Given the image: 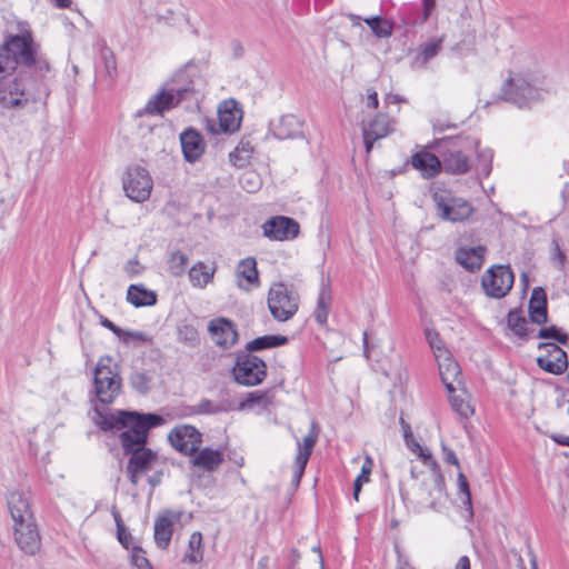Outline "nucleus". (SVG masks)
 Returning a JSON list of instances; mask_svg holds the SVG:
<instances>
[{"label":"nucleus","instance_id":"a18cd8bd","mask_svg":"<svg viewBox=\"0 0 569 569\" xmlns=\"http://www.w3.org/2000/svg\"><path fill=\"white\" fill-rule=\"evenodd\" d=\"M241 187L248 192H256L261 186V179L254 171H246L241 174L240 179Z\"/></svg>","mask_w":569,"mask_h":569},{"label":"nucleus","instance_id":"603ef678","mask_svg":"<svg viewBox=\"0 0 569 569\" xmlns=\"http://www.w3.org/2000/svg\"><path fill=\"white\" fill-rule=\"evenodd\" d=\"M188 257L182 252H173L169 259V267L173 274H180L186 269Z\"/></svg>","mask_w":569,"mask_h":569},{"label":"nucleus","instance_id":"f3484780","mask_svg":"<svg viewBox=\"0 0 569 569\" xmlns=\"http://www.w3.org/2000/svg\"><path fill=\"white\" fill-rule=\"evenodd\" d=\"M539 349L543 351L537 358L540 369L552 375H561L569 368L568 356L559 346L553 342L540 343Z\"/></svg>","mask_w":569,"mask_h":569},{"label":"nucleus","instance_id":"393cba45","mask_svg":"<svg viewBox=\"0 0 569 569\" xmlns=\"http://www.w3.org/2000/svg\"><path fill=\"white\" fill-rule=\"evenodd\" d=\"M8 508L13 521V525L18 522L33 521L34 517L31 511L29 497L27 493L21 491H13L8 497Z\"/></svg>","mask_w":569,"mask_h":569},{"label":"nucleus","instance_id":"4d7b16f0","mask_svg":"<svg viewBox=\"0 0 569 569\" xmlns=\"http://www.w3.org/2000/svg\"><path fill=\"white\" fill-rule=\"evenodd\" d=\"M118 337L124 343H130V342L143 343V342H146L148 340L147 336L144 333L140 332V331H126V330H122V333H120Z\"/></svg>","mask_w":569,"mask_h":569},{"label":"nucleus","instance_id":"2f4dec72","mask_svg":"<svg viewBox=\"0 0 569 569\" xmlns=\"http://www.w3.org/2000/svg\"><path fill=\"white\" fill-rule=\"evenodd\" d=\"M127 301L136 308L151 307L157 303V293L142 283L130 284L127 290Z\"/></svg>","mask_w":569,"mask_h":569},{"label":"nucleus","instance_id":"13d9d810","mask_svg":"<svg viewBox=\"0 0 569 569\" xmlns=\"http://www.w3.org/2000/svg\"><path fill=\"white\" fill-rule=\"evenodd\" d=\"M123 270L129 278H134L142 273L144 267L139 262L138 259L133 258L127 261Z\"/></svg>","mask_w":569,"mask_h":569},{"label":"nucleus","instance_id":"c756f323","mask_svg":"<svg viewBox=\"0 0 569 569\" xmlns=\"http://www.w3.org/2000/svg\"><path fill=\"white\" fill-rule=\"evenodd\" d=\"M445 36L435 37L429 39L428 41L421 43L413 59V67L423 68L428 64V62L433 59L442 49V44L445 42Z\"/></svg>","mask_w":569,"mask_h":569},{"label":"nucleus","instance_id":"7c9ffc66","mask_svg":"<svg viewBox=\"0 0 569 569\" xmlns=\"http://www.w3.org/2000/svg\"><path fill=\"white\" fill-rule=\"evenodd\" d=\"M223 461V452L212 448H203L192 455L191 463L194 467L206 471H213L219 468Z\"/></svg>","mask_w":569,"mask_h":569},{"label":"nucleus","instance_id":"6ab92c4d","mask_svg":"<svg viewBox=\"0 0 569 569\" xmlns=\"http://www.w3.org/2000/svg\"><path fill=\"white\" fill-rule=\"evenodd\" d=\"M13 538L26 555L33 556L40 550L41 538L36 520L13 525Z\"/></svg>","mask_w":569,"mask_h":569},{"label":"nucleus","instance_id":"0e129e2a","mask_svg":"<svg viewBox=\"0 0 569 569\" xmlns=\"http://www.w3.org/2000/svg\"><path fill=\"white\" fill-rule=\"evenodd\" d=\"M441 449H442L443 460L447 463L459 467V461H458V458H457L456 453L453 452V450L450 449L445 442H441Z\"/></svg>","mask_w":569,"mask_h":569},{"label":"nucleus","instance_id":"774afa93","mask_svg":"<svg viewBox=\"0 0 569 569\" xmlns=\"http://www.w3.org/2000/svg\"><path fill=\"white\" fill-rule=\"evenodd\" d=\"M481 158L483 160V164L481 168V171L485 176H488L491 171V160H492V152L490 150L485 151L481 154Z\"/></svg>","mask_w":569,"mask_h":569},{"label":"nucleus","instance_id":"e433bc0d","mask_svg":"<svg viewBox=\"0 0 569 569\" xmlns=\"http://www.w3.org/2000/svg\"><path fill=\"white\" fill-rule=\"evenodd\" d=\"M288 343V338L286 336L278 335H268L258 337L247 343V353H251L253 351H259L263 349L276 348L279 346H284Z\"/></svg>","mask_w":569,"mask_h":569},{"label":"nucleus","instance_id":"4468645a","mask_svg":"<svg viewBox=\"0 0 569 569\" xmlns=\"http://www.w3.org/2000/svg\"><path fill=\"white\" fill-rule=\"evenodd\" d=\"M168 440L180 453L192 456L199 450L202 435L191 425H180L169 432Z\"/></svg>","mask_w":569,"mask_h":569},{"label":"nucleus","instance_id":"bf43d9fd","mask_svg":"<svg viewBox=\"0 0 569 569\" xmlns=\"http://www.w3.org/2000/svg\"><path fill=\"white\" fill-rule=\"evenodd\" d=\"M307 463L308 462H302L300 460L295 459L293 475H292V479H291V486L293 488L299 487Z\"/></svg>","mask_w":569,"mask_h":569},{"label":"nucleus","instance_id":"473e14b6","mask_svg":"<svg viewBox=\"0 0 569 569\" xmlns=\"http://www.w3.org/2000/svg\"><path fill=\"white\" fill-rule=\"evenodd\" d=\"M529 315L532 322L541 325L547 321V296L542 288L537 287L532 290L529 301Z\"/></svg>","mask_w":569,"mask_h":569},{"label":"nucleus","instance_id":"6e6552de","mask_svg":"<svg viewBox=\"0 0 569 569\" xmlns=\"http://www.w3.org/2000/svg\"><path fill=\"white\" fill-rule=\"evenodd\" d=\"M267 306L274 320L286 322L298 312L299 296L283 282H273L268 290Z\"/></svg>","mask_w":569,"mask_h":569},{"label":"nucleus","instance_id":"c9c22d12","mask_svg":"<svg viewBox=\"0 0 569 569\" xmlns=\"http://www.w3.org/2000/svg\"><path fill=\"white\" fill-rule=\"evenodd\" d=\"M331 289L330 286L323 283L320 288V292L317 300V307L315 310V319L319 325H325L328 320V315L331 306Z\"/></svg>","mask_w":569,"mask_h":569},{"label":"nucleus","instance_id":"ea45409f","mask_svg":"<svg viewBox=\"0 0 569 569\" xmlns=\"http://www.w3.org/2000/svg\"><path fill=\"white\" fill-rule=\"evenodd\" d=\"M378 38H388L392 34L393 23L380 16L366 18L363 20Z\"/></svg>","mask_w":569,"mask_h":569},{"label":"nucleus","instance_id":"72a5a7b5","mask_svg":"<svg viewBox=\"0 0 569 569\" xmlns=\"http://www.w3.org/2000/svg\"><path fill=\"white\" fill-rule=\"evenodd\" d=\"M100 62L97 66L98 77L112 83L117 77V61L113 52L109 48H103L99 53Z\"/></svg>","mask_w":569,"mask_h":569},{"label":"nucleus","instance_id":"58836bf2","mask_svg":"<svg viewBox=\"0 0 569 569\" xmlns=\"http://www.w3.org/2000/svg\"><path fill=\"white\" fill-rule=\"evenodd\" d=\"M253 148L249 141H240L229 154L230 162L237 168H244L249 164Z\"/></svg>","mask_w":569,"mask_h":569},{"label":"nucleus","instance_id":"7ed1b4c3","mask_svg":"<svg viewBox=\"0 0 569 569\" xmlns=\"http://www.w3.org/2000/svg\"><path fill=\"white\" fill-rule=\"evenodd\" d=\"M445 480L440 471L428 472L408 493L407 503L417 513L440 512L447 502Z\"/></svg>","mask_w":569,"mask_h":569},{"label":"nucleus","instance_id":"09e8293b","mask_svg":"<svg viewBox=\"0 0 569 569\" xmlns=\"http://www.w3.org/2000/svg\"><path fill=\"white\" fill-rule=\"evenodd\" d=\"M151 379L144 372H133L130 377V383L134 390L146 393L150 388Z\"/></svg>","mask_w":569,"mask_h":569},{"label":"nucleus","instance_id":"de8ad7c7","mask_svg":"<svg viewBox=\"0 0 569 569\" xmlns=\"http://www.w3.org/2000/svg\"><path fill=\"white\" fill-rule=\"evenodd\" d=\"M116 525H117V538L119 542L126 548L129 549L130 541H131V535L128 531V529L124 527L121 516L117 510L112 511Z\"/></svg>","mask_w":569,"mask_h":569},{"label":"nucleus","instance_id":"5701e85b","mask_svg":"<svg viewBox=\"0 0 569 569\" xmlns=\"http://www.w3.org/2000/svg\"><path fill=\"white\" fill-rule=\"evenodd\" d=\"M242 111L234 100H226L218 108V120L221 132L233 133L240 128Z\"/></svg>","mask_w":569,"mask_h":569},{"label":"nucleus","instance_id":"e2e57ef3","mask_svg":"<svg viewBox=\"0 0 569 569\" xmlns=\"http://www.w3.org/2000/svg\"><path fill=\"white\" fill-rule=\"evenodd\" d=\"M552 261L559 268L563 269L566 264V254L560 249L559 244L555 243L552 251Z\"/></svg>","mask_w":569,"mask_h":569},{"label":"nucleus","instance_id":"a878e982","mask_svg":"<svg viewBox=\"0 0 569 569\" xmlns=\"http://www.w3.org/2000/svg\"><path fill=\"white\" fill-rule=\"evenodd\" d=\"M182 153L186 161L193 163L200 159L204 152L206 144L200 133L189 128L180 134Z\"/></svg>","mask_w":569,"mask_h":569},{"label":"nucleus","instance_id":"8fccbe9b","mask_svg":"<svg viewBox=\"0 0 569 569\" xmlns=\"http://www.w3.org/2000/svg\"><path fill=\"white\" fill-rule=\"evenodd\" d=\"M425 336H426V339H427L430 348L433 351L435 358L438 357V355L441 351H448V349L443 346V343L439 337V333L436 330L427 328L425 330Z\"/></svg>","mask_w":569,"mask_h":569},{"label":"nucleus","instance_id":"dca6fc26","mask_svg":"<svg viewBox=\"0 0 569 569\" xmlns=\"http://www.w3.org/2000/svg\"><path fill=\"white\" fill-rule=\"evenodd\" d=\"M158 465L159 455L150 448H143L130 455L127 463V473L130 482L137 486L142 476L153 470Z\"/></svg>","mask_w":569,"mask_h":569},{"label":"nucleus","instance_id":"3c124183","mask_svg":"<svg viewBox=\"0 0 569 569\" xmlns=\"http://www.w3.org/2000/svg\"><path fill=\"white\" fill-rule=\"evenodd\" d=\"M131 563L137 569H152L149 560L146 557V552L138 546H133L131 549Z\"/></svg>","mask_w":569,"mask_h":569},{"label":"nucleus","instance_id":"412c9836","mask_svg":"<svg viewBox=\"0 0 569 569\" xmlns=\"http://www.w3.org/2000/svg\"><path fill=\"white\" fill-rule=\"evenodd\" d=\"M305 122L295 114H283L271 121L270 131L280 140L297 139L303 137Z\"/></svg>","mask_w":569,"mask_h":569},{"label":"nucleus","instance_id":"4c0bfd02","mask_svg":"<svg viewBox=\"0 0 569 569\" xmlns=\"http://www.w3.org/2000/svg\"><path fill=\"white\" fill-rule=\"evenodd\" d=\"M318 436H319V432L317 430V426L315 422H312L308 435L303 438L302 441L297 442V446H298V452L296 456L297 460H300L302 462H308V460L312 453L313 447L317 443Z\"/></svg>","mask_w":569,"mask_h":569},{"label":"nucleus","instance_id":"b1692460","mask_svg":"<svg viewBox=\"0 0 569 569\" xmlns=\"http://www.w3.org/2000/svg\"><path fill=\"white\" fill-rule=\"evenodd\" d=\"M180 512L168 510L156 518L154 542L159 548L166 549L169 546L173 532V525L180 520Z\"/></svg>","mask_w":569,"mask_h":569},{"label":"nucleus","instance_id":"9b49d317","mask_svg":"<svg viewBox=\"0 0 569 569\" xmlns=\"http://www.w3.org/2000/svg\"><path fill=\"white\" fill-rule=\"evenodd\" d=\"M433 201L437 214L446 221L460 222L467 220L473 211V208L467 200L455 197L447 191L435 192Z\"/></svg>","mask_w":569,"mask_h":569},{"label":"nucleus","instance_id":"cd10ccee","mask_svg":"<svg viewBox=\"0 0 569 569\" xmlns=\"http://www.w3.org/2000/svg\"><path fill=\"white\" fill-rule=\"evenodd\" d=\"M485 253L483 246L461 247L456 251V261L466 270H479L482 267Z\"/></svg>","mask_w":569,"mask_h":569},{"label":"nucleus","instance_id":"6e6d98bb","mask_svg":"<svg viewBox=\"0 0 569 569\" xmlns=\"http://www.w3.org/2000/svg\"><path fill=\"white\" fill-rule=\"evenodd\" d=\"M538 337L541 339H551L561 343H566L568 339L567 335L561 333L556 327L540 329Z\"/></svg>","mask_w":569,"mask_h":569},{"label":"nucleus","instance_id":"f704fd0d","mask_svg":"<svg viewBox=\"0 0 569 569\" xmlns=\"http://www.w3.org/2000/svg\"><path fill=\"white\" fill-rule=\"evenodd\" d=\"M214 273V266H208L204 262L199 261L189 270V279L193 287L203 289L212 282Z\"/></svg>","mask_w":569,"mask_h":569},{"label":"nucleus","instance_id":"680f3d73","mask_svg":"<svg viewBox=\"0 0 569 569\" xmlns=\"http://www.w3.org/2000/svg\"><path fill=\"white\" fill-rule=\"evenodd\" d=\"M461 507L463 508L462 518L470 522L473 519V508H472V501H471V493H468L467 496H463L461 500Z\"/></svg>","mask_w":569,"mask_h":569},{"label":"nucleus","instance_id":"5fc2aeb1","mask_svg":"<svg viewBox=\"0 0 569 569\" xmlns=\"http://www.w3.org/2000/svg\"><path fill=\"white\" fill-rule=\"evenodd\" d=\"M256 403H262L267 406L269 403V399L266 392L263 391H252L248 395L247 399L241 402V408H251Z\"/></svg>","mask_w":569,"mask_h":569},{"label":"nucleus","instance_id":"ddd939ff","mask_svg":"<svg viewBox=\"0 0 569 569\" xmlns=\"http://www.w3.org/2000/svg\"><path fill=\"white\" fill-rule=\"evenodd\" d=\"M29 102V94L22 79L13 71L0 74V103L3 108H23Z\"/></svg>","mask_w":569,"mask_h":569},{"label":"nucleus","instance_id":"4be33fe9","mask_svg":"<svg viewBox=\"0 0 569 569\" xmlns=\"http://www.w3.org/2000/svg\"><path fill=\"white\" fill-rule=\"evenodd\" d=\"M208 330L214 343L223 349L231 348L238 340V332L233 322L226 318L211 320Z\"/></svg>","mask_w":569,"mask_h":569},{"label":"nucleus","instance_id":"052dcab7","mask_svg":"<svg viewBox=\"0 0 569 569\" xmlns=\"http://www.w3.org/2000/svg\"><path fill=\"white\" fill-rule=\"evenodd\" d=\"M30 68H33L40 76H44L50 69L49 62L39 54V49H37L34 61Z\"/></svg>","mask_w":569,"mask_h":569},{"label":"nucleus","instance_id":"f8f14e48","mask_svg":"<svg viewBox=\"0 0 569 569\" xmlns=\"http://www.w3.org/2000/svg\"><path fill=\"white\" fill-rule=\"evenodd\" d=\"M515 274L509 266H493L482 276L481 284L486 295L492 298H503L511 290Z\"/></svg>","mask_w":569,"mask_h":569},{"label":"nucleus","instance_id":"aec40b11","mask_svg":"<svg viewBox=\"0 0 569 569\" xmlns=\"http://www.w3.org/2000/svg\"><path fill=\"white\" fill-rule=\"evenodd\" d=\"M393 130V120L383 113L378 114L368 123L362 124V136L367 153H370L375 141L387 137Z\"/></svg>","mask_w":569,"mask_h":569},{"label":"nucleus","instance_id":"39448f33","mask_svg":"<svg viewBox=\"0 0 569 569\" xmlns=\"http://www.w3.org/2000/svg\"><path fill=\"white\" fill-rule=\"evenodd\" d=\"M183 72L164 83L157 93L151 96L146 104L137 110L136 117H162L164 112L176 108L192 90L190 86L178 84V79L183 78Z\"/></svg>","mask_w":569,"mask_h":569},{"label":"nucleus","instance_id":"49530a36","mask_svg":"<svg viewBox=\"0 0 569 569\" xmlns=\"http://www.w3.org/2000/svg\"><path fill=\"white\" fill-rule=\"evenodd\" d=\"M194 411L202 415H216L228 411V408L221 403L213 402L209 399H202L196 407Z\"/></svg>","mask_w":569,"mask_h":569},{"label":"nucleus","instance_id":"c03bdc74","mask_svg":"<svg viewBox=\"0 0 569 569\" xmlns=\"http://www.w3.org/2000/svg\"><path fill=\"white\" fill-rule=\"evenodd\" d=\"M508 328L519 337L526 335L527 320L519 310H511L507 317Z\"/></svg>","mask_w":569,"mask_h":569},{"label":"nucleus","instance_id":"a19ab883","mask_svg":"<svg viewBox=\"0 0 569 569\" xmlns=\"http://www.w3.org/2000/svg\"><path fill=\"white\" fill-rule=\"evenodd\" d=\"M184 557L190 563H198L202 560L203 550L201 532L196 531L191 533L189 538L188 550Z\"/></svg>","mask_w":569,"mask_h":569},{"label":"nucleus","instance_id":"20e7f679","mask_svg":"<svg viewBox=\"0 0 569 569\" xmlns=\"http://www.w3.org/2000/svg\"><path fill=\"white\" fill-rule=\"evenodd\" d=\"M478 140L472 137L447 138L438 142L441 168L451 174H465L471 168L470 157L478 148Z\"/></svg>","mask_w":569,"mask_h":569},{"label":"nucleus","instance_id":"f03ea898","mask_svg":"<svg viewBox=\"0 0 569 569\" xmlns=\"http://www.w3.org/2000/svg\"><path fill=\"white\" fill-rule=\"evenodd\" d=\"M503 99L518 107H530L549 93L546 78L533 68L510 71L503 87Z\"/></svg>","mask_w":569,"mask_h":569},{"label":"nucleus","instance_id":"864d4df0","mask_svg":"<svg viewBox=\"0 0 569 569\" xmlns=\"http://www.w3.org/2000/svg\"><path fill=\"white\" fill-rule=\"evenodd\" d=\"M418 452L416 453L423 465L430 468V472L440 471L437 461L433 459L431 451L422 446H417Z\"/></svg>","mask_w":569,"mask_h":569},{"label":"nucleus","instance_id":"2eb2a0df","mask_svg":"<svg viewBox=\"0 0 569 569\" xmlns=\"http://www.w3.org/2000/svg\"><path fill=\"white\" fill-rule=\"evenodd\" d=\"M263 236L273 241L293 240L299 236L300 226L293 218L274 216L262 224Z\"/></svg>","mask_w":569,"mask_h":569},{"label":"nucleus","instance_id":"c85d7f7f","mask_svg":"<svg viewBox=\"0 0 569 569\" xmlns=\"http://www.w3.org/2000/svg\"><path fill=\"white\" fill-rule=\"evenodd\" d=\"M411 164L420 171L423 178H433L441 169L439 157L427 151L415 153L411 157Z\"/></svg>","mask_w":569,"mask_h":569},{"label":"nucleus","instance_id":"69168bd1","mask_svg":"<svg viewBox=\"0 0 569 569\" xmlns=\"http://www.w3.org/2000/svg\"><path fill=\"white\" fill-rule=\"evenodd\" d=\"M366 106L372 109H377L379 106L378 93L372 88L367 89Z\"/></svg>","mask_w":569,"mask_h":569},{"label":"nucleus","instance_id":"1a4fd4ad","mask_svg":"<svg viewBox=\"0 0 569 569\" xmlns=\"http://www.w3.org/2000/svg\"><path fill=\"white\" fill-rule=\"evenodd\" d=\"M124 194L132 201L141 203L150 198L153 180L149 171L140 166H129L122 177Z\"/></svg>","mask_w":569,"mask_h":569},{"label":"nucleus","instance_id":"423d86ee","mask_svg":"<svg viewBox=\"0 0 569 569\" xmlns=\"http://www.w3.org/2000/svg\"><path fill=\"white\" fill-rule=\"evenodd\" d=\"M93 391L97 401L112 403L121 391V378L110 356L99 358L93 372Z\"/></svg>","mask_w":569,"mask_h":569},{"label":"nucleus","instance_id":"a211bd4d","mask_svg":"<svg viewBox=\"0 0 569 569\" xmlns=\"http://www.w3.org/2000/svg\"><path fill=\"white\" fill-rule=\"evenodd\" d=\"M439 375L448 393L457 392L462 387V373L450 351H441L436 357Z\"/></svg>","mask_w":569,"mask_h":569},{"label":"nucleus","instance_id":"f257e3e1","mask_svg":"<svg viewBox=\"0 0 569 569\" xmlns=\"http://www.w3.org/2000/svg\"><path fill=\"white\" fill-rule=\"evenodd\" d=\"M92 419L102 430L124 429L120 432L119 440L127 456L147 448L149 430L164 423V418L157 413L117 411L116 415H109L97 407Z\"/></svg>","mask_w":569,"mask_h":569},{"label":"nucleus","instance_id":"338daca9","mask_svg":"<svg viewBox=\"0 0 569 569\" xmlns=\"http://www.w3.org/2000/svg\"><path fill=\"white\" fill-rule=\"evenodd\" d=\"M458 490L462 496L470 493L468 479L462 472L458 473Z\"/></svg>","mask_w":569,"mask_h":569},{"label":"nucleus","instance_id":"9d476101","mask_svg":"<svg viewBox=\"0 0 569 569\" xmlns=\"http://www.w3.org/2000/svg\"><path fill=\"white\" fill-rule=\"evenodd\" d=\"M232 375L239 385L257 386L267 376V365L261 358L244 352L237 357Z\"/></svg>","mask_w":569,"mask_h":569},{"label":"nucleus","instance_id":"79ce46f5","mask_svg":"<svg viewBox=\"0 0 569 569\" xmlns=\"http://www.w3.org/2000/svg\"><path fill=\"white\" fill-rule=\"evenodd\" d=\"M458 391H460V393H449L451 407L460 417L469 418L473 413V409L466 399V392L461 387Z\"/></svg>","mask_w":569,"mask_h":569},{"label":"nucleus","instance_id":"37998d69","mask_svg":"<svg viewBox=\"0 0 569 569\" xmlns=\"http://www.w3.org/2000/svg\"><path fill=\"white\" fill-rule=\"evenodd\" d=\"M372 467H373V461H372L371 457L366 456L365 461L361 467V472L356 478L355 483H353V498L356 500L359 499V495H360L363 483H367L369 481L370 475L372 471Z\"/></svg>","mask_w":569,"mask_h":569},{"label":"nucleus","instance_id":"0eeeda50","mask_svg":"<svg viewBox=\"0 0 569 569\" xmlns=\"http://www.w3.org/2000/svg\"><path fill=\"white\" fill-rule=\"evenodd\" d=\"M37 49H39V46L28 30L20 34L9 36L2 44L0 62L6 66L10 64L12 67L11 71H14L18 64L30 68L34 61Z\"/></svg>","mask_w":569,"mask_h":569},{"label":"nucleus","instance_id":"bb28decb","mask_svg":"<svg viewBox=\"0 0 569 569\" xmlns=\"http://www.w3.org/2000/svg\"><path fill=\"white\" fill-rule=\"evenodd\" d=\"M238 287L244 291H250L253 287H259V272L257 261L252 257L242 259L237 266Z\"/></svg>","mask_w":569,"mask_h":569}]
</instances>
